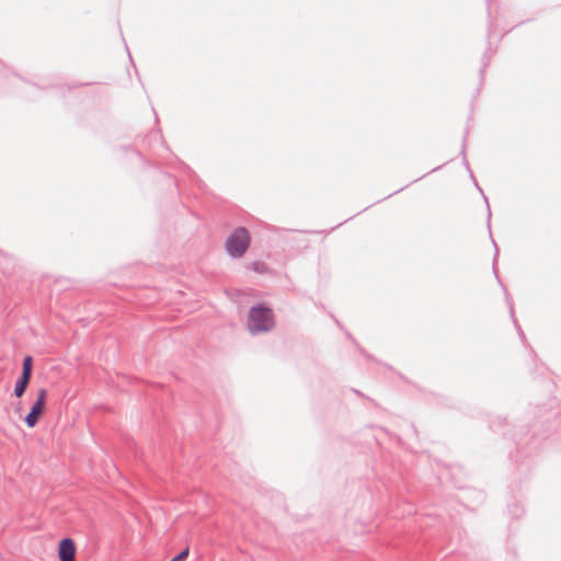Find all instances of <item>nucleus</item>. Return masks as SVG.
Wrapping results in <instances>:
<instances>
[{
	"label": "nucleus",
	"instance_id": "3",
	"mask_svg": "<svg viewBox=\"0 0 561 561\" xmlns=\"http://www.w3.org/2000/svg\"><path fill=\"white\" fill-rule=\"evenodd\" d=\"M47 390L39 388L36 392V399L31 405L30 412L24 417V423L28 428H34L46 410Z\"/></svg>",
	"mask_w": 561,
	"mask_h": 561
},
{
	"label": "nucleus",
	"instance_id": "6",
	"mask_svg": "<svg viewBox=\"0 0 561 561\" xmlns=\"http://www.w3.org/2000/svg\"><path fill=\"white\" fill-rule=\"evenodd\" d=\"M252 268L257 273H264L266 271V264L263 262H253Z\"/></svg>",
	"mask_w": 561,
	"mask_h": 561
},
{
	"label": "nucleus",
	"instance_id": "2",
	"mask_svg": "<svg viewBox=\"0 0 561 561\" xmlns=\"http://www.w3.org/2000/svg\"><path fill=\"white\" fill-rule=\"evenodd\" d=\"M251 243V236L247 228L238 227L233 229L227 237L225 242V249L227 253L238 259L244 255Z\"/></svg>",
	"mask_w": 561,
	"mask_h": 561
},
{
	"label": "nucleus",
	"instance_id": "7",
	"mask_svg": "<svg viewBox=\"0 0 561 561\" xmlns=\"http://www.w3.org/2000/svg\"><path fill=\"white\" fill-rule=\"evenodd\" d=\"M188 556V548L181 551L178 556L171 559V561H183Z\"/></svg>",
	"mask_w": 561,
	"mask_h": 561
},
{
	"label": "nucleus",
	"instance_id": "4",
	"mask_svg": "<svg viewBox=\"0 0 561 561\" xmlns=\"http://www.w3.org/2000/svg\"><path fill=\"white\" fill-rule=\"evenodd\" d=\"M33 359L31 356H25L22 364V373L19 379L15 381L13 394L20 399L25 393L31 377H32Z\"/></svg>",
	"mask_w": 561,
	"mask_h": 561
},
{
	"label": "nucleus",
	"instance_id": "5",
	"mask_svg": "<svg viewBox=\"0 0 561 561\" xmlns=\"http://www.w3.org/2000/svg\"><path fill=\"white\" fill-rule=\"evenodd\" d=\"M58 559L59 561H76L77 547L71 538H62L58 542Z\"/></svg>",
	"mask_w": 561,
	"mask_h": 561
},
{
	"label": "nucleus",
	"instance_id": "1",
	"mask_svg": "<svg viewBox=\"0 0 561 561\" xmlns=\"http://www.w3.org/2000/svg\"><path fill=\"white\" fill-rule=\"evenodd\" d=\"M276 325L272 308L262 304L252 306L248 313L247 328L252 335L272 331Z\"/></svg>",
	"mask_w": 561,
	"mask_h": 561
}]
</instances>
